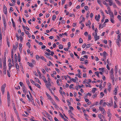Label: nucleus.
<instances>
[{"label":"nucleus","mask_w":121,"mask_h":121,"mask_svg":"<svg viewBox=\"0 0 121 121\" xmlns=\"http://www.w3.org/2000/svg\"><path fill=\"white\" fill-rule=\"evenodd\" d=\"M95 35L94 36V38L95 39V40L96 41L97 40H98L99 39V36H98V37H97V29L96 28H95Z\"/></svg>","instance_id":"nucleus-1"},{"label":"nucleus","mask_w":121,"mask_h":121,"mask_svg":"<svg viewBox=\"0 0 121 121\" xmlns=\"http://www.w3.org/2000/svg\"><path fill=\"white\" fill-rule=\"evenodd\" d=\"M6 85L5 84L3 85L1 87V91L3 94L4 93V90L5 87H6Z\"/></svg>","instance_id":"nucleus-2"},{"label":"nucleus","mask_w":121,"mask_h":121,"mask_svg":"<svg viewBox=\"0 0 121 121\" xmlns=\"http://www.w3.org/2000/svg\"><path fill=\"white\" fill-rule=\"evenodd\" d=\"M7 8L4 5L3 7V12L6 15L7 14Z\"/></svg>","instance_id":"nucleus-3"},{"label":"nucleus","mask_w":121,"mask_h":121,"mask_svg":"<svg viewBox=\"0 0 121 121\" xmlns=\"http://www.w3.org/2000/svg\"><path fill=\"white\" fill-rule=\"evenodd\" d=\"M3 68L4 69L6 68V57H5L4 60V62H3Z\"/></svg>","instance_id":"nucleus-4"},{"label":"nucleus","mask_w":121,"mask_h":121,"mask_svg":"<svg viewBox=\"0 0 121 121\" xmlns=\"http://www.w3.org/2000/svg\"><path fill=\"white\" fill-rule=\"evenodd\" d=\"M99 109L100 111H102V113L103 114H104L105 111L104 109L103 108L101 107H99Z\"/></svg>","instance_id":"nucleus-5"},{"label":"nucleus","mask_w":121,"mask_h":121,"mask_svg":"<svg viewBox=\"0 0 121 121\" xmlns=\"http://www.w3.org/2000/svg\"><path fill=\"white\" fill-rule=\"evenodd\" d=\"M108 91H110L111 89V85L110 83H108Z\"/></svg>","instance_id":"nucleus-6"},{"label":"nucleus","mask_w":121,"mask_h":121,"mask_svg":"<svg viewBox=\"0 0 121 121\" xmlns=\"http://www.w3.org/2000/svg\"><path fill=\"white\" fill-rule=\"evenodd\" d=\"M110 76L111 77L112 80V82L113 83H114V80L115 78L114 77L113 74H111Z\"/></svg>","instance_id":"nucleus-7"},{"label":"nucleus","mask_w":121,"mask_h":121,"mask_svg":"<svg viewBox=\"0 0 121 121\" xmlns=\"http://www.w3.org/2000/svg\"><path fill=\"white\" fill-rule=\"evenodd\" d=\"M46 94L48 97V98L50 99L51 101H53L51 98V96L47 92H46Z\"/></svg>","instance_id":"nucleus-8"},{"label":"nucleus","mask_w":121,"mask_h":121,"mask_svg":"<svg viewBox=\"0 0 121 121\" xmlns=\"http://www.w3.org/2000/svg\"><path fill=\"white\" fill-rule=\"evenodd\" d=\"M46 86L47 87V88H49V86H51V84L50 82H48V83L46 84Z\"/></svg>","instance_id":"nucleus-9"},{"label":"nucleus","mask_w":121,"mask_h":121,"mask_svg":"<svg viewBox=\"0 0 121 121\" xmlns=\"http://www.w3.org/2000/svg\"><path fill=\"white\" fill-rule=\"evenodd\" d=\"M22 90L24 93H26V91L25 90V87L24 85H23L22 87Z\"/></svg>","instance_id":"nucleus-10"},{"label":"nucleus","mask_w":121,"mask_h":121,"mask_svg":"<svg viewBox=\"0 0 121 121\" xmlns=\"http://www.w3.org/2000/svg\"><path fill=\"white\" fill-rule=\"evenodd\" d=\"M45 52V56L47 57H48V56H50V54L49 53H48L46 52Z\"/></svg>","instance_id":"nucleus-11"},{"label":"nucleus","mask_w":121,"mask_h":121,"mask_svg":"<svg viewBox=\"0 0 121 121\" xmlns=\"http://www.w3.org/2000/svg\"><path fill=\"white\" fill-rule=\"evenodd\" d=\"M22 44L20 43L19 44V49L20 51H21L22 50Z\"/></svg>","instance_id":"nucleus-12"},{"label":"nucleus","mask_w":121,"mask_h":121,"mask_svg":"<svg viewBox=\"0 0 121 121\" xmlns=\"http://www.w3.org/2000/svg\"><path fill=\"white\" fill-rule=\"evenodd\" d=\"M108 2H109V5L110 6L112 5L113 4L112 1V0H108Z\"/></svg>","instance_id":"nucleus-13"},{"label":"nucleus","mask_w":121,"mask_h":121,"mask_svg":"<svg viewBox=\"0 0 121 121\" xmlns=\"http://www.w3.org/2000/svg\"><path fill=\"white\" fill-rule=\"evenodd\" d=\"M111 21V22L113 23H114V20H113L114 17H110Z\"/></svg>","instance_id":"nucleus-14"},{"label":"nucleus","mask_w":121,"mask_h":121,"mask_svg":"<svg viewBox=\"0 0 121 121\" xmlns=\"http://www.w3.org/2000/svg\"><path fill=\"white\" fill-rule=\"evenodd\" d=\"M37 71L38 73V74L39 75V77L40 78H42V76L41 75V73L39 71L38 69L37 70Z\"/></svg>","instance_id":"nucleus-15"},{"label":"nucleus","mask_w":121,"mask_h":121,"mask_svg":"<svg viewBox=\"0 0 121 121\" xmlns=\"http://www.w3.org/2000/svg\"><path fill=\"white\" fill-rule=\"evenodd\" d=\"M27 63L29 65L30 67H33V65L32 63H30L29 62H28Z\"/></svg>","instance_id":"nucleus-16"},{"label":"nucleus","mask_w":121,"mask_h":121,"mask_svg":"<svg viewBox=\"0 0 121 121\" xmlns=\"http://www.w3.org/2000/svg\"><path fill=\"white\" fill-rule=\"evenodd\" d=\"M15 62L16 63L17 61V55L16 54L14 55Z\"/></svg>","instance_id":"nucleus-17"},{"label":"nucleus","mask_w":121,"mask_h":121,"mask_svg":"<svg viewBox=\"0 0 121 121\" xmlns=\"http://www.w3.org/2000/svg\"><path fill=\"white\" fill-rule=\"evenodd\" d=\"M117 89L116 88H115L114 90V94L115 95H116L117 93Z\"/></svg>","instance_id":"nucleus-18"},{"label":"nucleus","mask_w":121,"mask_h":121,"mask_svg":"<svg viewBox=\"0 0 121 121\" xmlns=\"http://www.w3.org/2000/svg\"><path fill=\"white\" fill-rule=\"evenodd\" d=\"M48 118L51 121H52V118H51V116L50 115H48Z\"/></svg>","instance_id":"nucleus-19"},{"label":"nucleus","mask_w":121,"mask_h":121,"mask_svg":"<svg viewBox=\"0 0 121 121\" xmlns=\"http://www.w3.org/2000/svg\"><path fill=\"white\" fill-rule=\"evenodd\" d=\"M109 14L110 15V17H114L113 14L112 12H109Z\"/></svg>","instance_id":"nucleus-20"},{"label":"nucleus","mask_w":121,"mask_h":121,"mask_svg":"<svg viewBox=\"0 0 121 121\" xmlns=\"http://www.w3.org/2000/svg\"><path fill=\"white\" fill-rule=\"evenodd\" d=\"M100 19V18L98 17H97V15H96L95 17V19L96 20L98 21H99V19Z\"/></svg>","instance_id":"nucleus-21"},{"label":"nucleus","mask_w":121,"mask_h":121,"mask_svg":"<svg viewBox=\"0 0 121 121\" xmlns=\"http://www.w3.org/2000/svg\"><path fill=\"white\" fill-rule=\"evenodd\" d=\"M35 81L37 82H38V83H39L40 84H41V83L40 82V81H39V79H38L37 78H35Z\"/></svg>","instance_id":"nucleus-22"},{"label":"nucleus","mask_w":121,"mask_h":121,"mask_svg":"<svg viewBox=\"0 0 121 121\" xmlns=\"http://www.w3.org/2000/svg\"><path fill=\"white\" fill-rule=\"evenodd\" d=\"M12 66V65L11 63H9V69L10 70L11 68V67Z\"/></svg>","instance_id":"nucleus-23"},{"label":"nucleus","mask_w":121,"mask_h":121,"mask_svg":"<svg viewBox=\"0 0 121 121\" xmlns=\"http://www.w3.org/2000/svg\"><path fill=\"white\" fill-rule=\"evenodd\" d=\"M12 59V62L13 63V65H12L14 67V60H13V58H11Z\"/></svg>","instance_id":"nucleus-24"},{"label":"nucleus","mask_w":121,"mask_h":121,"mask_svg":"<svg viewBox=\"0 0 121 121\" xmlns=\"http://www.w3.org/2000/svg\"><path fill=\"white\" fill-rule=\"evenodd\" d=\"M40 58L43 60H44L45 62L47 61L46 60L43 56H41Z\"/></svg>","instance_id":"nucleus-25"},{"label":"nucleus","mask_w":121,"mask_h":121,"mask_svg":"<svg viewBox=\"0 0 121 121\" xmlns=\"http://www.w3.org/2000/svg\"><path fill=\"white\" fill-rule=\"evenodd\" d=\"M11 57L13 58V49H12L11 50Z\"/></svg>","instance_id":"nucleus-26"},{"label":"nucleus","mask_w":121,"mask_h":121,"mask_svg":"<svg viewBox=\"0 0 121 121\" xmlns=\"http://www.w3.org/2000/svg\"><path fill=\"white\" fill-rule=\"evenodd\" d=\"M96 90V88H94L92 90V92L93 93H95V91Z\"/></svg>","instance_id":"nucleus-27"},{"label":"nucleus","mask_w":121,"mask_h":121,"mask_svg":"<svg viewBox=\"0 0 121 121\" xmlns=\"http://www.w3.org/2000/svg\"><path fill=\"white\" fill-rule=\"evenodd\" d=\"M59 49H62L63 48V46L62 45L60 44L59 45Z\"/></svg>","instance_id":"nucleus-28"},{"label":"nucleus","mask_w":121,"mask_h":121,"mask_svg":"<svg viewBox=\"0 0 121 121\" xmlns=\"http://www.w3.org/2000/svg\"><path fill=\"white\" fill-rule=\"evenodd\" d=\"M95 74L97 75L98 77H99V72L98 71H97L95 72Z\"/></svg>","instance_id":"nucleus-29"},{"label":"nucleus","mask_w":121,"mask_h":121,"mask_svg":"<svg viewBox=\"0 0 121 121\" xmlns=\"http://www.w3.org/2000/svg\"><path fill=\"white\" fill-rule=\"evenodd\" d=\"M56 16L55 15H53L52 19L54 21L56 19Z\"/></svg>","instance_id":"nucleus-30"},{"label":"nucleus","mask_w":121,"mask_h":121,"mask_svg":"<svg viewBox=\"0 0 121 121\" xmlns=\"http://www.w3.org/2000/svg\"><path fill=\"white\" fill-rule=\"evenodd\" d=\"M91 45V44H88L86 45V48H89Z\"/></svg>","instance_id":"nucleus-31"},{"label":"nucleus","mask_w":121,"mask_h":121,"mask_svg":"<svg viewBox=\"0 0 121 121\" xmlns=\"http://www.w3.org/2000/svg\"><path fill=\"white\" fill-rule=\"evenodd\" d=\"M69 17H75V16L74 14H72L71 13H70L69 14Z\"/></svg>","instance_id":"nucleus-32"},{"label":"nucleus","mask_w":121,"mask_h":121,"mask_svg":"<svg viewBox=\"0 0 121 121\" xmlns=\"http://www.w3.org/2000/svg\"><path fill=\"white\" fill-rule=\"evenodd\" d=\"M79 43H82L83 42V40L81 38H80L79 40Z\"/></svg>","instance_id":"nucleus-33"},{"label":"nucleus","mask_w":121,"mask_h":121,"mask_svg":"<svg viewBox=\"0 0 121 121\" xmlns=\"http://www.w3.org/2000/svg\"><path fill=\"white\" fill-rule=\"evenodd\" d=\"M79 67L80 68L82 69H86V68L85 67H84L82 65L79 66Z\"/></svg>","instance_id":"nucleus-34"},{"label":"nucleus","mask_w":121,"mask_h":121,"mask_svg":"<svg viewBox=\"0 0 121 121\" xmlns=\"http://www.w3.org/2000/svg\"><path fill=\"white\" fill-rule=\"evenodd\" d=\"M120 35H121V34L118 35L117 36V39H119L120 41H121V39H120Z\"/></svg>","instance_id":"nucleus-35"},{"label":"nucleus","mask_w":121,"mask_h":121,"mask_svg":"<svg viewBox=\"0 0 121 121\" xmlns=\"http://www.w3.org/2000/svg\"><path fill=\"white\" fill-rule=\"evenodd\" d=\"M7 98L8 100V102L10 101V96H7Z\"/></svg>","instance_id":"nucleus-36"},{"label":"nucleus","mask_w":121,"mask_h":121,"mask_svg":"<svg viewBox=\"0 0 121 121\" xmlns=\"http://www.w3.org/2000/svg\"><path fill=\"white\" fill-rule=\"evenodd\" d=\"M102 115L101 114H98V117L100 119H101V116Z\"/></svg>","instance_id":"nucleus-37"},{"label":"nucleus","mask_w":121,"mask_h":121,"mask_svg":"<svg viewBox=\"0 0 121 121\" xmlns=\"http://www.w3.org/2000/svg\"><path fill=\"white\" fill-rule=\"evenodd\" d=\"M44 77L43 78V80L44 82L45 83H46L47 82V81L46 80V79L45 78V77Z\"/></svg>","instance_id":"nucleus-38"},{"label":"nucleus","mask_w":121,"mask_h":121,"mask_svg":"<svg viewBox=\"0 0 121 121\" xmlns=\"http://www.w3.org/2000/svg\"><path fill=\"white\" fill-rule=\"evenodd\" d=\"M106 105L108 106H111L112 105V104H111V103H106Z\"/></svg>","instance_id":"nucleus-39"},{"label":"nucleus","mask_w":121,"mask_h":121,"mask_svg":"<svg viewBox=\"0 0 121 121\" xmlns=\"http://www.w3.org/2000/svg\"><path fill=\"white\" fill-rule=\"evenodd\" d=\"M74 55L75 56H77L78 59H79V57L78 56V55L75 52H74Z\"/></svg>","instance_id":"nucleus-40"},{"label":"nucleus","mask_w":121,"mask_h":121,"mask_svg":"<svg viewBox=\"0 0 121 121\" xmlns=\"http://www.w3.org/2000/svg\"><path fill=\"white\" fill-rule=\"evenodd\" d=\"M117 17L120 21H121V17L119 15H118Z\"/></svg>","instance_id":"nucleus-41"},{"label":"nucleus","mask_w":121,"mask_h":121,"mask_svg":"<svg viewBox=\"0 0 121 121\" xmlns=\"http://www.w3.org/2000/svg\"><path fill=\"white\" fill-rule=\"evenodd\" d=\"M52 104L55 105V107L56 108H57L58 107V106L56 105V104L55 102H54V103H52Z\"/></svg>","instance_id":"nucleus-42"},{"label":"nucleus","mask_w":121,"mask_h":121,"mask_svg":"<svg viewBox=\"0 0 121 121\" xmlns=\"http://www.w3.org/2000/svg\"><path fill=\"white\" fill-rule=\"evenodd\" d=\"M16 49V47H15V45L13 44V48L12 49H13V50H14L15 51Z\"/></svg>","instance_id":"nucleus-43"},{"label":"nucleus","mask_w":121,"mask_h":121,"mask_svg":"<svg viewBox=\"0 0 121 121\" xmlns=\"http://www.w3.org/2000/svg\"><path fill=\"white\" fill-rule=\"evenodd\" d=\"M35 85L37 86L39 88H40V86L38 84H35Z\"/></svg>","instance_id":"nucleus-44"},{"label":"nucleus","mask_w":121,"mask_h":121,"mask_svg":"<svg viewBox=\"0 0 121 121\" xmlns=\"http://www.w3.org/2000/svg\"><path fill=\"white\" fill-rule=\"evenodd\" d=\"M26 96H27V98H28V99L30 101H32V100H30V98L29 97V96L28 95H27Z\"/></svg>","instance_id":"nucleus-45"},{"label":"nucleus","mask_w":121,"mask_h":121,"mask_svg":"<svg viewBox=\"0 0 121 121\" xmlns=\"http://www.w3.org/2000/svg\"><path fill=\"white\" fill-rule=\"evenodd\" d=\"M53 65V64L51 63V62L50 61H49V64H48V66H50V65Z\"/></svg>","instance_id":"nucleus-46"},{"label":"nucleus","mask_w":121,"mask_h":121,"mask_svg":"<svg viewBox=\"0 0 121 121\" xmlns=\"http://www.w3.org/2000/svg\"><path fill=\"white\" fill-rule=\"evenodd\" d=\"M36 59L38 60L40 58V57L38 55H36Z\"/></svg>","instance_id":"nucleus-47"},{"label":"nucleus","mask_w":121,"mask_h":121,"mask_svg":"<svg viewBox=\"0 0 121 121\" xmlns=\"http://www.w3.org/2000/svg\"><path fill=\"white\" fill-rule=\"evenodd\" d=\"M24 31L25 32V33L26 34V35H28V34H30V33L28 31L26 30H24Z\"/></svg>","instance_id":"nucleus-48"},{"label":"nucleus","mask_w":121,"mask_h":121,"mask_svg":"<svg viewBox=\"0 0 121 121\" xmlns=\"http://www.w3.org/2000/svg\"><path fill=\"white\" fill-rule=\"evenodd\" d=\"M117 105L115 101L114 102V108H115L117 107Z\"/></svg>","instance_id":"nucleus-49"},{"label":"nucleus","mask_w":121,"mask_h":121,"mask_svg":"<svg viewBox=\"0 0 121 121\" xmlns=\"http://www.w3.org/2000/svg\"><path fill=\"white\" fill-rule=\"evenodd\" d=\"M111 74H113V69L112 68L111 69Z\"/></svg>","instance_id":"nucleus-50"},{"label":"nucleus","mask_w":121,"mask_h":121,"mask_svg":"<svg viewBox=\"0 0 121 121\" xmlns=\"http://www.w3.org/2000/svg\"><path fill=\"white\" fill-rule=\"evenodd\" d=\"M107 9L109 13L110 12H111L109 7H108L107 8Z\"/></svg>","instance_id":"nucleus-51"},{"label":"nucleus","mask_w":121,"mask_h":121,"mask_svg":"<svg viewBox=\"0 0 121 121\" xmlns=\"http://www.w3.org/2000/svg\"><path fill=\"white\" fill-rule=\"evenodd\" d=\"M104 68H99V70L102 71V72H103V71L104 70Z\"/></svg>","instance_id":"nucleus-52"},{"label":"nucleus","mask_w":121,"mask_h":121,"mask_svg":"<svg viewBox=\"0 0 121 121\" xmlns=\"http://www.w3.org/2000/svg\"><path fill=\"white\" fill-rule=\"evenodd\" d=\"M19 84L21 86H23V83L22 82H20L19 83Z\"/></svg>","instance_id":"nucleus-53"},{"label":"nucleus","mask_w":121,"mask_h":121,"mask_svg":"<svg viewBox=\"0 0 121 121\" xmlns=\"http://www.w3.org/2000/svg\"><path fill=\"white\" fill-rule=\"evenodd\" d=\"M4 68H3V69L4 70V74H6V68L5 69H4Z\"/></svg>","instance_id":"nucleus-54"},{"label":"nucleus","mask_w":121,"mask_h":121,"mask_svg":"<svg viewBox=\"0 0 121 121\" xmlns=\"http://www.w3.org/2000/svg\"><path fill=\"white\" fill-rule=\"evenodd\" d=\"M15 45V47H16V48H17L18 45V43L17 42H16V43Z\"/></svg>","instance_id":"nucleus-55"},{"label":"nucleus","mask_w":121,"mask_h":121,"mask_svg":"<svg viewBox=\"0 0 121 121\" xmlns=\"http://www.w3.org/2000/svg\"><path fill=\"white\" fill-rule=\"evenodd\" d=\"M56 82H57V84H58V85H59V86H60V84L59 83V80L58 79H57V81H56Z\"/></svg>","instance_id":"nucleus-56"},{"label":"nucleus","mask_w":121,"mask_h":121,"mask_svg":"<svg viewBox=\"0 0 121 121\" xmlns=\"http://www.w3.org/2000/svg\"><path fill=\"white\" fill-rule=\"evenodd\" d=\"M16 68L17 69V70L18 71L19 70V65H17V66H16Z\"/></svg>","instance_id":"nucleus-57"},{"label":"nucleus","mask_w":121,"mask_h":121,"mask_svg":"<svg viewBox=\"0 0 121 121\" xmlns=\"http://www.w3.org/2000/svg\"><path fill=\"white\" fill-rule=\"evenodd\" d=\"M84 8L86 10H87L88 9V7L87 6H84Z\"/></svg>","instance_id":"nucleus-58"},{"label":"nucleus","mask_w":121,"mask_h":121,"mask_svg":"<svg viewBox=\"0 0 121 121\" xmlns=\"http://www.w3.org/2000/svg\"><path fill=\"white\" fill-rule=\"evenodd\" d=\"M88 22L89 23L88 24V25L89 26H90V25H91V22H90V20L88 21Z\"/></svg>","instance_id":"nucleus-59"},{"label":"nucleus","mask_w":121,"mask_h":121,"mask_svg":"<svg viewBox=\"0 0 121 121\" xmlns=\"http://www.w3.org/2000/svg\"><path fill=\"white\" fill-rule=\"evenodd\" d=\"M33 73L36 76H38V75L35 71Z\"/></svg>","instance_id":"nucleus-60"},{"label":"nucleus","mask_w":121,"mask_h":121,"mask_svg":"<svg viewBox=\"0 0 121 121\" xmlns=\"http://www.w3.org/2000/svg\"><path fill=\"white\" fill-rule=\"evenodd\" d=\"M20 100L24 104H25V102L23 101V99H22L21 98L20 99Z\"/></svg>","instance_id":"nucleus-61"},{"label":"nucleus","mask_w":121,"mask_h":121,"mask_svg":"<svg viewBox=\"0 0 121 121\" xmlns=\"http://www.w3.org/2000/svg\"><path fill=\"white\" fill-rule=\"evenodd\" d=\"M66 0H62V4H63L65 3Z\"/></svg>","instance_id":"nucleus-62"},{"label":"nucleus","mask_w":121,"mask_h":121,"mask_svg":"<svg viewBox=\"0 0 121 121\" xmlns=\"http://www.w3.org/2000/svg\"><path fill=\"white\" fill-rule=\"evenodd\" d=\"M86 44L85 43H84L82 46V47L83 48H85L86 46Z\"/></svg>","instance_id":"nucleus-63"},{"label":"nucleus","mask_w":121,"mask_h":121,"mask_svg":"<svg viewBox=\"0 0 121 121\" xmlns=\"http://www.w3.org/2000/svg\"><path fill=\"white\" fill-rule=\"evenodd\" d=\"M60 117L64 119L65 118H64V117L62 115V114L61 113H60Z\"/></svg>","instance_id":"nucleus-64"}]
</instances>
